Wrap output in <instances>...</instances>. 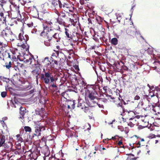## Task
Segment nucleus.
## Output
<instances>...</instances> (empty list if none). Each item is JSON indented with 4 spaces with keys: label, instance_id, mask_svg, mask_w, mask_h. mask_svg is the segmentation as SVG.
<instances>
[{
    "label": "nucleus",
    "instance_id": "nucleus-15",
    "mask_svg": "<svg viewBox=\"0 0 160 160\" xmlns=\"http://www.w3.org/2000/svg\"><path fill=\"white\" fill-rule=\"evenodd\" d=\"M47 3L49 7L53 8L57 7L58 3L57 0H48Z\"/></svg>",
    "mask_w": 160,
    "mask_h": 160
},
{
    "label": "nucleus",
    "instance_id": "nucleus-58",
    "mask_svg": "<svg viewBox=\"0 0 160 160\" xmlns=\"http://www.w3.org/2000/svg\"><path fill=\"white\" fill-rule=\"evenodd\" d=\"M128 125L130 126L131 127H133L134 125V124H133L131 122H130L128 123Z\"/></svg>",
    "mask_w": 160,
    "mask_h": 160
},
{
    "label": "nucleus",
    "instance_id": "nucleus-17",
    "mask_svg": "<svg viewBox=\"0 0 160 160\" xmlns=\"http://www.w3.org/2000/svg\"><path fill=\"white\" fill-rule=\"evenodd\" d=\"M12 146V142L9 141H6V144L2 148L6 151L9 152L11 151Z\"/></svg>",
    "mask_w": 160,
    "mask_h": 160
},
{
    "label": "nucleus",
    "instance_id": "nucleus-46",
    "mask_svg": "<svg viewBox=\"0 0 160 160\" xmlns=\"http://www.w3.org/2000/svg\"><path fill=\"white\" fill-rule=\"evenodd\" d=\"M24 129L26 132H31L32 131V129L29 126L24 127Z\"/></svg>",
    "mask_w": 160,
    "mask_h": 160
},
{
    "label": "nucleus",
    "instance_id": "nucleus-53",
    "mask_svg": "<svg viewBox=\"0 0 160 160\" xmlns=\"http://www.w3.org/2000/svg\"><path fill=\"white\" fill-rule=\"evenodd\" d=\"M7 95V92H3L1 93V95L2 98H4L6 97Z\"/></svg>",
    "mask_w": 160,
    "mask_h": 160
},
{
    "label": "nucleus",
    "instance_id": "nucleus-59",
    "mask_svg": "<svg viewBox=\"0 0 160 160\" xmlns=\"http://www.w3.org/2000/svg\"><path fill=\"white\" fill-rule=\"evenodd\" d=\"M32 58L30 57L29 58V59H27L26 60V61L27 62H30V63L31 64L32 62Z\"/></svg>",
    "mask_w": 160,
    "mask_h": 160
},
{
    "label": "nucleus",
    "instance_id": "nucleus-62",
    "mask_svg": "<svg viewBox=\"0 0 160 160\" xmlns=\"http://www.w3.org/2000/svg\"><path fill=\"white\" fill-rule=\"evenodd\" d=\"M140 99V97L138 95H136L134 98L135 100H138Z\"/></svg>",
    "mask_w": 160,
    "mask_h": 160
},
{
    "label": "nucleus",
    "instance_id": "nucleus-44",
    "mask_svg": "<svg viewBox=\"0 0 160 160\" xmlns=\"http://www.w3.org/2000/svg\"><path fill=\"white\" fill-rule=\"evenodd\" d=\"M68 12H72L74 10V8L71 5L69 4L68 6Z\"/></svg>",
    "mask_w": 160,
    "mask_h": 160
},
{
    "label": "nucleus",
    "instance_id": "nucleus-5",
    "mask_svg": "<svg viewBox=\"0 0 160 160\" xmlns=\"http://www.w3.org/2000/svg\"><path fill=\"white\" fill-rule=\"evenodd\" d=\"M35 133L34 135L38 136L41 135L42 132L46 129L45 127L42 126L40 123L35 124L34 125Z\"/></svg>",
    "mask_w": 160,
    "mask_h": 160
},
{
    "label": "nucleus",
    "instance_id": "nucleus-54",
    "mask_svg": "<svg viewBox=\"0 0 160 160\" xmlns=\"http://www.w3.org/2000/svg\"><path fill=\"white\" fill-rule=\"evenodd\" d=\"M0 16L1 17H3V21H4L6 22V17H4V13L2 12H0Z\"/></svg>",
    "mask_w": 160,
    "mask_h": 160
},
{
    "label": "nucleus",
    "instance_id": "nucleus-21",
    "mask_svg": "<svg viewBox=\"0 0 160 160\" xmlns=\"http://www.w3.org/2000/svg\"><path fill=\"white\" fill-rule=\"evenodd\" d=\"M12 34V32L9 29H6L3 30L2 32V34L3 36L10 37Z\"/></svg>",
    "mask_w": 160,
    "mask_h": 160
},
{
    "label": "nucleus",
    "instance_id": "nucleus-48",
    "mask_svg": "<svg viewBox=\"0 0 160 160\" xmlns=\"http://www.w3.org/2000/svg\"><path fill=\"white\" fill-rule=\"evenodd\" d=\"M1 80L3 82H5L6 83H8L9 82L10 80L9 78H3L2 79H1Z\"/></svg>",
    "mask_w": 160,
    "mask_h": 160
},
{
    "label": "nucleus",
    "instance_id": "nucleus-20",
    "mask_svg": "<svg viewBox=\"0 0 160 160\" xmlns=\"http://www.w3.org/2000/svg\"><path fill=\"white\" fill-rule=\"evenodd\" d=\"M69 21L74 26L76 25L77 23H78L79 19L76 14H74L73 15L72 18H70Z\"/></svg>",
    "mask_w": 160,
    "mask_h": 160
},
{
    "label": "nucleus",
    "instance_id": "nucleus-25",
    "mask_svg": "<svg viewBox=\"0 0 160 160\" xmlns=\"http://www.w3.org/2000/svg\"><path fill=\"white\" fill-rule=\"evenodd\" d=\"M65 19H66L58 17V18H57V21L56 22H57V25H58V23L60 25H64L65 24L64 21Z\"/></svg>",
    "mask_w": 160,
    "mask_h": 160
},
{
    "label": "nucleus",
    "instance_id": "nucleus-57",
    "mask_svg": "<svg viewBox=\"0 0 160 160\" xmlns=\"http://www.w3.org/2000/svg\"><path fill=\"white\" fill-rule=\"evenodd\" d=\"M32 150H31V151H28L27 152H25L24 153L27 155H28V156H29L30 157V155H29V154H30L31 153H32Z\"/></svg>",
    "mask_w": 160,
    "mask_h": 160
},
{
    "label": "nucleus",
    "instance_id": "nucleus-19",
    "mask_svg": "<svg viewBox=\"0 0 160 160\" xmlns=\"http://www.w3.org/2000/svg\"><path fill=\"white\" fill-rule=\"evenodd\" d=\"M8 141L5 136L2 135L0 136V148L2 147L3 148L6 144V142Z\"/></svg>",
    "mask_w": 160,
    "mask_h": 160
},
{
    "label": "nucleus",
    "instance_id": "nucleus-33",
    "mask_svg": "<svg viewBox=\"0 0 160 160\" xmlns=\"http://www.w3.org/2000/svg\"><path fill=\"white\" fill-rule=\"evenodd\" d=\"M53 35V36L52 37L56 39L57 42H58L60 39V38L59 36V34L57 32L54 33V32Z\"/></svg>",
    "mask_w": 160,
    "mask_h": 160
},
{
    "label": "nucleus",
    "instance_id": "nucleus-14",
    "mask_svg": "<svg viewBox=\"0 0 160 160\" xmlns=\"http://www.w3.org/2000/svg\"><path fill=\"white\" fill-rule=\"evenodd\" d=\"M85 103L81 102L80 101L78 102L77 107L82 109L85 113H88L90 111V109L88 107L86 106L84 104Z\"/></svg>",
    "mask_w": 160,
    "mask_h": 160
},
{
    "label": "nucleus",
    "instance_id": "nucleus-34",
    "mask_svg": "<svg viewBox=\"0 0 160 160\" xmlns=\"http://www.w3.org/2000/svg\"><path fill=\"white\" fill-rule=\"evenodd\" d=\"M118 40L116 38H112L111 41V44L113 45H116L118 44Z\"/></svg>",
    "mask_w": 160,
    "mask_h": 160
},
{
    "label": "nucleus",
    "instance_id": "nucleus-52",
    "mask_svg": "<svg viewBox=\"0 0 160 160\" xmlns=\"http://www.w3.org/2000/svg\"><path fill=\"white\" fill-rule=\"evenodd\" d=\"M121 68L122 69V70L127 71L128 69V68L126 66L124 65H122V66Z\"/></svg>",
    "mask_w": 160,
    "mask_h": 160
},
{
    "label": "nucleus",
    "instance_id": "nucleus-31",
    "mask_svg": "<svg viewBox=\"0 0 160 160\" xmlns=\"http://www.w3.org/2000/svg\"><path fill=\"white\" fill-rule=\"evenodd\" d=\"M58 3L60 8H62V5L67 3V0H58Z\"/></svg>",
    "mask_w": 160,
    "mask_h": 160
},
{
    "label": "nucleus",
    "instance_id": "nucleus-43",
    "mask_svg": "<svg viewBox=\"0 0 160 160\" xmlns=\"http://www.w3.org/2000/svg\"><path fill=\"white\" fill-rule=\"evenodd\" d=\"M68 104L70 105L72 107L73 109H74L75 108V100L70 101L68 103Z\"/></svg>",
    "mask_w": 160,
    "mask_h": 160
},
{
    "label": "nucleus",
    "instance_id": "nucleus-13",
    "mask_svg": "<svg viewBox=\"0 0 160 160\" xmlns=\"http://www.w3.org/2000/svg\"><path fill=\"white\" fill-rule=\"evenodd\" d=\"M19 40L22 42V43H26L29 39V37L28 35L25 34L23 32L20 33L18 35Z\"/></svg>",
    "mask_w": 160,
    "mask_h": 160
},
{
    "label": "nucleus",
    "instance_id": "nucleus-39",
    "mask_svg": "<svg viewBox=\"0 0 160 160\" xmlns=\"http://www.w3.org/2000/svg\"><path fill=\"white\" fill-rule=\"evenodd\" d=\"M0 155L2 157V160H9L10 159V157L6 153L4 155Z\"/></svg>",
    "mask_w": 160,
    "mask_h": 160
},
{
    "label": "nucleus",
    "instance_id": "nucleus-41",
    "mask_svg": "<svg viewBox=\"0 0 160 160\" xmlns=\"http://www.w3.org/2000/svg\"><path fill=\"white\" fill-rule=\"evenodd\" d=\"M96 19L98 23L100 24L102 22L103 20V18H102L101 17L98 16L96 17Z\"/></svg>",
    "mask_w": 160,
    "mask_h": 160
},
{
    "label": "nucleus",
    "instance_id": "nucleus-42",
    "mask_svg": "<svg viewBox=\"0 0 160 160\" xmlns=\"http://www.w3.org/2000/svg\"><path fill=\"white\" fill-rule=\"evenodd\" d=\"M144 141H145L144 139L143 138H142V139H141V142L138 141L137 143V145H139V146H138V147H140V146L141 145H142V146L144 145L145 144V143L144 142Z\"/></svg>",
    "mask_w": 160,
    "mask_h": 160
},
{
    "label": "nucleus",
    "instance_id": "nucleus-11",
    "mask_svg": "<svg viewBox=\"0 0 160 160\" xmlns=\"http://www.w3.org/2000/svg\"><path fill=\"white\" fill-rule=\"evenodd\" d=\"M28 113V111L26 110V109L22 107H21L20 108L19 114L20 117H19V119H21V121L23 122L24 121V119L25 118V116L27 115Z\"/></svg>",
    "mask_w": 160,
    "mask_h": 160
},
{
    "label": "nucleus",
    "instance_id": "nucleus-29",
    "mask_svg": "<svg viewBox=\"0 0 160 160\" xmlns=\"http://www.w3.org/2000/svg\"><path fill=\"white\" fill-rule=\"evenodd\" d=\"M68 5L69 4H68L67 3H66L65 4L62 5V8H60L61 9L62 11H64L65 12H68Z\"/></svg>",
    "mask_w": 160,
    "mask_h": 160
},
{
    "label": "nucleus",
    "instance_id": "nucleus-16",
    "mask_svg": "<svg viewBox=\"0 0 160 160\" xmlns=\"http://www.w3.org/2000/svg\"><path fill=\"white\" fill-rule=\"evenodd\" d=\"M15 144L16 145V148L17 150V151L15 152V153L16 154V152L18 153H23L24 152L23 146H21V143L18 142H16Z\"/></svg>",
    "mask_w": 160,
    "mask_h": 160
},
{
    "label": "nucleus",
    "instance_id": "nucleus-2",
    "mask_svg": "<svg viewBox=\"0 0 160 160\" xmlns=\"http://www.w3.org/2000/svg\"><path fill=\"white\" fill-rule=\"evenodd\" d=\"M43 72L44 73L41 74L40 79L45 84H47L57 80V78L52 75L51 71H45V69H43Z\"/></svg>",
    "mask_w": 160,
    "mask_h": 160
},
{
    "label": "nucleus",
    "instance_id": "nucleus-61",
    "mask_svg": "<svg viewBox=\"0 0 160 160\" xmlns=\"http://www.w3.org/2000/svg\"><path fill=\"white\" fill-rule=\"evenodd\" d=\"M117 18L118 19V21L119 22H120V20L121 19V16L120 15H119L118 14V15H117Z\"/></svg>",
    "mask_w": 160,
    "mask_h": 160
},
{
    "label": "nucleus",
    "instance_id": "nucleus-18",
    "mask_svg": "<svg viewBox=\"0 0 160 160\" xmlns=\"http://www.w3.org/2000/svg\"><path fill=\"white\" fill-rule=\"evenodd\" d=\"M73 35L74 39V40H73L75 42H76L78 41L79 39L80 40V41H81V40H82V36L81 33L77 32L76 33L73 32Z\"/></svg>",
    "mask_w": 160,
    "mask_h": 160
},
{
    "label": "nucleus",
    "instance_id": "nucleus-36",
    "mask_svg": "<svg viewBox=\"0 0 160 160\" xmlns=\"http://www.w3.org/2000/svg\"><path fill=\"white\" fill-rule=\"evenodd\" d=\"M65 12H63V11L62 10L60 11V13L58 17L66 19L67 18V16L65 13Z\"/></svg>",
    "mask_w": 160,
    "mask_h": 160
},
{
    "label": "nucleus",
    "instance_id": "nucleus-24",
    "mask_svg": "<svg viewBox=\"0 0 160 160\" xmlns=\"http://www.w3.org/2000/svg\"><path fill=\"white\" fill-rule=\"evenodd\" d=\"M41 13L42 14L43 18H39L40 20H43L44 19H46L49 16V14L46 11V10H42L41 12Z\"/></svg>",
    "mask_w": 160,
    "mask_h": 160
},
{
    "label": "nucleus",
    "instance_id": "nucleus-6",
    "mask_svg": "<svg viewBox=\"0 0 160 160\" xmlns=\"http://www.w3.org/2000/svg\"><path fill=\"white\" fill-rule=\"evenodd\" d=\"M45 25L49 28H53L56 30L60 31V28L59 25H57V22H53V20L51 19L49 21H46L45 22L42 24L43 28V25Z\"/></svg>",
    "mask_w": 160,
    "mask_h": 160
},
{
    "label": "nucleus",
    "instance_id": "nucleus-28",
    "mask_svg": "<svg viewBox=\"0 0 160 160\" xmlns=\"http://www.w3.org/2000/svg\"><path fill=\"white\" fill-rule=\"evenodd\" d=\"M40 150L41 152L44 154L45 155H46L48 153V149L46 147H40Z\"/></svg>",
    "mask_w": 160,
    "mask_h": 160
},
{
    "label": "nucleus",
    "instance_id": "nucleus-40",
    "mask_svg": "<svg viewBox=\"0 0 160 160\" xmlns=\"http://www.w3.org/2000/svg\"><path fill=\"white\" fill-rule=\"evenodd\" d=\"M152 91H153L152 93V92H149V96H150L151 98H152V97L154 96L155 95H156V96L158 95V93L157 92L155 93V90H153ZM148 97V96H147L146 97Z\"/></svg>",
    "mask_w": 160,
    "mask_h": 160
},
{
    "label": "nucleus",
    "instance_id": "nucleus-4",
    "mask_svg": "<svg viewBox=\"0 0 160 160\" xmlns=\"http://www.w3.org/2000/svg\"><path fill=\"white\" fill-rule=\"evenodd\" d=\"M54 32L49 28L45 25H43V30L40 33V36L43 37V38L48 39L49 40H51L53 35Z\"/></svg>",
    "mask_w": 160,
    "mask_h": 160
},
{
    "label": "nucleus",
    "instance_id": "nucleus-38",
    "mask_svg": "<svg viewBox=\"0 0 160 160\" xmlns=\"http://www.w3.org/2000/svg\"><path fill=\"white\" fill-rule=\"evenodd\" d=\"M17 137V141L16 142H18L19 143L22 142L23 141V139L22 138L20 137V135L19 134H18L16 135Z\"/></svg>",
    "mask_w": 160,
    "mask_h": 160
},
{
    "label": "nucleus",
    "instance_id": "nucleus-37",
    "mask_svg": "<svg viewBox=\"0 0 160 160\" xmlns=\"http://www.w3.org/2000/svg\"><path fill=\"white\" fill-rule=\"evenodd\" d=\"M44 43L45 45L47 46H49L51 45L50 41L51 40H49L48 39L46 38H43Z\"/></svg>",
    "mask_w": 160,
    "mask_h": 160
},
{
    "label": "nucleus",
    "instance_id": "nucleus-30",
    "mask_svg": "<svg viewBox=\"0 0 160 160\" xmlns=\"http://www.w3.org/2000/svg\"><path fill=\"white\" fill-rule=\"evenodd\" d=\"M103 99H102V100H100V101L98 99V100H99L98 102H97L96 103H96L97 104L99 108H104V106L100 102V101H102V102H104L106 100V99H103Z\"/></svg>",
    "mask_w": 160,
    "mask_h": 160
},
{
    "label": "nucleus",
    "instance_id": "nucleus-45",
    "mask_svg": "<svg viewBox=\"0 0 160 160\" xmlns=\"http://www.w3.org/2000/svg\"><path fill=\"white\" fill-rule=\"evenodd\" d=\"M22 44L21 45H18V46H21L22 48L23 49H25L26 50H28V47L26 45V43H22Z\"/></svg>",
    "mask_w": 160,
    "mask_h": 160
},
{
    "label": "nucleus",
    "instance_id": "nucleus-49",
    "mask_svg": "<svg viewBox=\"0 0 160 160\" xmlns=\"http://www.w3.org/2000/svg\"><path fill=\"white\" fill-rule=\"evenodd\" d=\"M50 83V87H52L53 88H55L56 89H57L58 87L57 86V84L56 83H54V82L52 83Z\"/></svg>",
    "mask_w": 160,
    "mask_h": 160
},
{
    "label": "nucleus",
    "instance_id": "nucleus-26",
    "mask_svg": "<svg viewBox=\"0 0 160 160\" xmlns=\"http://www.w3.org/2000/svg\"><path fill=\"white\" fill-rule=\"evenodd\" d=\"M52 67L53 68H55V67H57L58 66H60V64L59 63V62H58L57 61L54 60L53 58H52Z\"/></svg>",
    "mask_w": 160,
    "mask_h": 160
},
{
    "label": "nucleus",
    "instance_id": "nucleus-22",
    "mask_svg": "<svg viewBox=\"0 0 160 160\" xmlns=\"http://www.w3.org/2000/svg\"><path fill=\"white\" fill-rule=\"evenodd\" d=\"M17 67H18V72L21 73H24L26 70L24 64L19 62H17Z\"/></svg>",
    "mask_w": 160,
    "mask_h": 160
},
{
    "label": "nucleus",
    "instance_id": "nucleus-35",
    "mask_svg": "<svg viewBox=\"0 0 160 160\" xmlns=\"http://www.w3.org/2000/svg\"><path fill=\"white\" fill-rule=\"evenodd\" d=\"M5 67L7 69H10V68L13 67L12 62L11 61H9L8 63L6 62L5 63Z\"/></svg>",
    "mask_w": 160,
    "mask_h": 160
},
{
    "label": "nucleus",
    "instance_id": "nucleus-55",
    "mask_svg": "<svg viewBox=\"0 0 160 160\" xmlns=\"http://www.w3.org/2000/svg\"><path fill=\"white\" fill-rule=\"evenodd\" d=\"M100 39L102 41L106 42L107 41V39H106L104 37H100Z\"/></svg>",
    "mask_w": 160,
    "mask_h": 160
},
{
    "label": "nucleus",
    "instance_id": "nucleus-9",
    "mask_svg": "<svg viewBox=\"0 0 160 160\" xmlns=\"http://www.w3.org/2000/svg\"><path fill=\"white\" fill-rule=\"evenodd\" d=\"M108 98V99H111L112 100V101L116 104L118 107H121L122 108L123 111L124 110L123 107L121 104L122 101H120V99L119 98L117 97H114L112 95L109 96Z\"/></svg>",
    "mask_w": 160,
    "mask_h": 160
},
{
    "label": "nucleus",
    "instance_id": "nucleus-63",
    "mask_svg": "<svg viewBox=\"0 0 160 160\" xmlns=\"http://www.w3.org/2000/svg\"><path fill=\"white\" fill-rule=\"evenodd\" d=\"M11 102H12V104L13 105H14V103H16V102L15 101V99L14 98V99H12V100H11Z\"/></svg>",
    "mask_w": 160,
    "mask_h": 160
},
{
    "label": "nucleus",
    "instance_id": "nucleus-47",
    "mask_svg": "<svg viewBox=\"0 0 160 160\" xmlns=\"http://www.w3.org/2000/svg\"><path fill=\"white\" fill-rule=\"evenodd\" d=\"M32 72L34 75L36 76L37 77L39 74L38 73V70L37 69H34L32 71Z\"/></svg>",
    "mask_w": 160,
    "mask_h": 160
},
{
    "label": "nucleus",
    "instance_id": "nucleus-56",
    "mask_svg": "<svg viewBox=\"0 0 160 160\" xmlns=\"http://www.w3.org/2000/svg\"><path fill=\"white\" fill-rule=\"evenodd\" d=\"M118 129L120 130L122 132L124 131V128L123 127L121 126H118Z\"/></svg>",
    "mask_w": 160,
    "mask_h": 160
},
{
    "label": "nucleus",
    "instance_id": "nucleus-64",
    "mask_svg": "<svg viewBox=\"0 0 160 160\" xmlns=\"http://www.w3.org/2000/svg\"><path fill=\"white\" fill-rule=\"evenodd\" d=\"M155 90L158 92L160 91V88H159L158 87H156L155 88Z\"/></svg>",
    "mask_w": 160,
    "mask_h": 160
},
{
    "label": "nucleus",
    "instance_id": "nucleus-12",
    "mask_svg": "<svg viewBox=\"0 0 160 160\" xmlns=\"http://www.w3.org/2000/svg\"><path fill=\"white\" fill-rule=\"evenodd\" d=\"M64 33L67 37L74 40L73 32L71 31V29L68 27H66L65 28Z\"/></svg>",
    "mask_w": 160,
    "mask_h": 160
},
{
    "label": "nucleus",
    "instance_id": "nucleus-23",
    "mask_svg": "<svg viewBox=\"0 0 160 160\" xmlns=\"http://www.w3.org/2000/svg\"><path fill=\"white\" fill-rule=\"evenodd\" d=\"M8 46V43L6 42L0 41V52L4 50V49Z\"/></svg>",
    "mask_w": 160,
    "mask_h": 160
},
{
    "label": "nucleus",
    "instance_id": "nucleus-7",
    "mask_svg": "<svg viewBox=\"0 0 160 160\" xmlns=\"http://www.w3.org/2000/svg\"><path fill=\"white\" fill-rule=\"evenodd\" d=\"M40 147H36L30 155V158L31 160H36L38 157L40 155Z\"/></svg>",
    "mask_w": 160,
    "mask_h": 160
},
{
    "label": "nucleus",
    "instance_id": "nucleus-32",
    "mask_svg": "<svg viewBox=\"0 0 160 160\" xmlns=\"http://www.w3.org/2000/svg\"><path fill=\"white\" fill-rule=\"evenodd\" d=\"M45 111V109L43 108H41V109H38V110L35 111V112L37 115H41Z\"/></svg>",
    "mask_w": 160,
    "mask_h": 160
},
{
    "label": "nucleus",
    "instance_id": "nucleus-60",
    "mask_svg": "<svg viewBox=\"0 0 160 160\" xmlns=\"http://www.w3.org/2000/svg\"><path fill=\"white\" fill-rule=\"evenodd\" d=\"M14 69L17 71L18 72V67H17V65H14L13 67Z\"/></svg>",
    "mask_w": 160,
    "mask_h": 160
},
{
    "label": "nucleus",
    "instance_id": "nucleus-10",
    "mask_svg": "<svg viewBox=\"0 0 160 160\" xmlns=\"http://www.w3.org/2000/svg\"><path fill=\"white\" fill-rule=\"evenodd\" d=\"M148 107H146L145 110H151L159 114L160 113V104L153 106L152 105H148Z\"/></svg>",
    "mask_w": 160,
    "mask_h": 160
},
{
    "label": "nucleus",
    "instance_id": "nucleus-8",
    "mask_svg": "<svg viewBox=\"0 0 160 160\" xmlns=\"http://www.w3.org/2000/svg\"><path fill=\"white\" fill-rule=\"evenodd\" d=\"M3 57L6 59L9 58L12 61L16 60V56L11 51L8 50H6L5 52H3L2 54Z\"/></svg>",
    "mask_w": 160,
    "mask_h": 160
},
{
    "label": "nucleus",
    "instance_id": "nucleus-50",
    "mask_svg": "<svg viewBox=\"0 0 160 160\" xmlns=\"http://www.w3.org/2000/svg\"><path fill=\"white\" fill-rule=\"evenodd\" d=\"M118 145L119 146L120 148H125V146L122 144V140H120L118 143Z\"/></svg>",
    "mask_w": 160,
    "mask_h": 160
},
{
    "label": "nucleus",
    "instance_id": "nucleus-27",
    "mask_svg": "<svg viewBox=\"0 0 160 160\" xmlns=\"http://www.w3.org/2000/svg\"><path fill=\"white\" fill-rule=\"evenodd\" d=\"M44 62L45 63V65L47 67L50 66H52V63L49 60L48 57H46L44 60Z\"/></svg>",
    "mask_w": 160,
    "mask_h": 160
},
{
    "label": "nucleus",
    "instance_id": "nucleus-51",
    "mask_svg": "<svg viewBox=\"0 0 160 160\" xmlns=\"http://www.w3.org/2000/svg\"><path fill=\"white\" fill-rule=\"evenodd\" d=\"M1 123H2V125L3 126V127L4 128H6V129H7V125H6V124H5V123L4 122V120H2V121H1Z\"/></svg>",
    "mask_w": 160,
    "mask_h": 160
},
{
    "label": "nucleus",
    "instance_id": "nucleus-1",
    "mask_svg": "<svg viewBox=\"0 0 160 160\" xmlns=\"http://www.w3.org/2000/svg\"><path fill=\"white\" fill-rule=\"evenodd\" d=\"M126 34L125 36V39L127 41H130L134 38L140 37L143 40H144L143 37L139 31H137L136 28L133 27L128 28L126 30Z\"/></svg>",
    "mask_w": 160,
    "mask_h": 160
},
{
    "label": "nucleus",
    "instance_id": "nucleus-3",
    "mask_svg": "<svg viewBox=\"0 0 160 160\" xmlns=\"http://www.w3.org/2000/svg\"><path fill=\"white\" fill-rule=\"evenodd\" d=\"M86 89V94L88 95V98L91 102L93 103H96L97 102V100L99 99L100 101L103 99L101 98H97L98 93L95 90L93 86H87Z\"/></svg>",
    "mask_w": 160,
    "mask_h": 160
}]
</instances>
